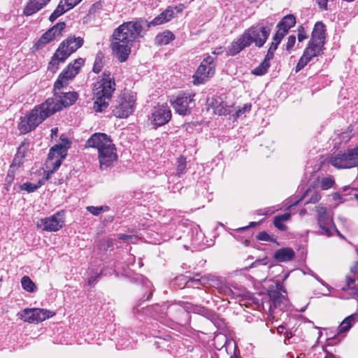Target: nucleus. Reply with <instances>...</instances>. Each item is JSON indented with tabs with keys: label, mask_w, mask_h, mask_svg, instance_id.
I'll return each instance as SVG.
<instances>
[{
	"label": "nucleus",
	"mask_w": 358,
	"mask_h": 358,
	"mask_svg": "<svg viewBox=\"0 0 358 358\" xmlns=\"http://www.w3.org/2000/svg\"><path fill=\"white\" fill-rule=\"evenodd\" d=\"M76 92H55L54 98L48 99L44 103L35 107L27 116L21 119L18 129L21 134H27L34 129L45 119L62 110L72 106L78 99Z\"/></svg>",
	"instance_id": "obj_1"
},
{
	"label": "nucleus",
	"mask_w": 358,
	"mask_h": 358,
	"mask_svg": "<svg viewBox=\"0 0 358 358\" xmlns=\"http://www.w3.org/2000/svg\"><path fill=\"white\" fill-rule=\"evenodd\" d=\"M145 24L146 20L139 19L124 22L114 30L110 46L113 55L119 62H124L127 60L134 42L143 37Z\"/></svg>",
	"instance_id": "obj_2"
},
{
	"label": "nucleus",
	"mask_w": 358,
	"mask_h": 358,
	"mask_svg": "<svg viewBox=\"0 0 358 358\" xmlns=\"http://www.w3.org/2000/svg\"><path fill=\"white\" fill-rule=\"evenodd\" d=\"M271 30L270 26H264L261 24L250 27L228 46L227 55L234 56L252 43H255L258 48L262 47L267 41Z\"/></svg>",
	"instance_id": "obj_3"
},
{
	"label": "nucleus",
	"mask_w": 358,
	"mask_h": 358,
	"mask_svg": "<svg viewBox=\"0 0 358 358\" xmlns=\"http://www.w3.org/2000/svg\"><path fill=\"white\" fill-rule=\"evenodd\" d=\"M86 148L97 150L99 168L106 170L117 160V150L110 136L104 133H94L86 141Z\"/></svg>",
	"instance_id": "obj_4"
},
{
	"label": "nucleus",
	"mask_w": 358,
	"mask_h": 358,
	"mask_svg": "<svg viewBox=\"0 0 358 358\" xmlns=\"http://www.w3.org/2000/svg\"><path fill=\"white\" fill-rule=\"evenodd\" d=\"M115 90V79L110 71H104L101 78L94 85V110L102 112L108 106V101Z\"/></svg>",
	"instance_id": "obj_5"
},
{
	"label": "nucleus",
	"mask_w": 358,
	"mask_h": 358,
	"mask_svg": "<svg viewBox=\"0 0 358 358\" xmlns=\"http://www.w3.org/2000/svg\"><path fill=\"white\" fill-rule=\"evenodd\" d=\"M83 44V39L80 36L68 37L59 45L48 64V69L52 73H55L59 69V64L64 63L65 60L80 48Z\"/></svg>",
	"instance_id": "obj_6"
},
{
	"label": "nucleus",
	"mask_w": 358,
	"mask_h": 358,
	"mask_svg": "<svg viewBox=\"0 0 358 358\" xmlns=\"http://www.w3.org/2000/svg\"><path fill=\"white\" fill-rule=\"evenodd\" d=\"M84 64V59L78 58L73 63L69 64L59 74L54 85V94L65 91L70 81L78 73L81 66Z\"/></svg>",
	"instance_id": "obj_7"
},
{
	"label": "nucleus",
	"mask_w": 358,
	"mask_h": 358,
	"mask_svg": "<svg viewBox=\"0 0 358 358\" xmlns=\"http://www.w3.org/2000/svg\"><path fill=\"white\" fill-rule=\"evenodd\" d=\"M329 163L337 169H351L358 166V146L331 156Z\"/></svg>",
	"instance_id": "obj_8"
},
{
	"label": "nucleus",
	"mask_w": 358,
	"mask_h": 358,
	"mask_svg": "<svg viewBox=\"0 0 358 358\" xmlns=\"http://www.w3.org/2000/svg\"><path fill=\"white\" fill-rule=\"evenodd\" d=\"M317 213V222L320 227V234L329 237L332 236V231H335L339 236L340 232L336 229L334 221L333 216L328 212L327 207L322 204L315 206Z\"/></svg>",
	"instance_id": "obj_9"
},
{
	"label": "nucleus",
	"mask_w": 358,
	"mask_h": 358,
	"mask_svg": "<svg viewBox=\"0 0 358 358\" xmlns=\"http://www.w3.org/2000/svg\"><path fill=\"white\" fill-rule=\"evenodd\" d=\"M268 296L269 297V312L273 317H275L276 310H283L287 303L285 290L283 286L278 282L275 286L270 287Z\"/></svg>",
	"instance_id": "obj_10"
},
{
	"label": "nucleus",
	"mask_w": 358,
	"mask_h": 358,
	"mask_svg": "<svg viewBox=\"0 0 358 358\" xmlns=\"http://www.w3.org/2000/svg\"><path fill=\"white\" fill-rule=\"evenodd\" d=\"M136 97L132 92H124L118 98L113 114L119 118L129 117L135 109Z\"/></svg>",
	"instance_id": "obj_11"
},
{
	"label": "nucleus",
	"mask_w": 358,
	"mask_h": 358,
	"mask_svg": "<svg viewBox=\"0 0 358 358\" xmlns=\"http://www.w3.org/2000/svg\"><path fill=\"white\" fill-rule=\"evenodd\" d=\"M216 57L208 55L203 59L193 76V83L196 85L203 84L215 73Z\"/></svg>",
	"instance_id": "obj_12"
},
{
	"label": "nucleus",
	"mask_w": 358,
	"mask_h": 358,
	"mask_svg": "<svg viewBox=\"0 0 358 358\" xmlns=\"http://www.w3.org/2000/svg\"><path fill=\"white\" fill-rule=\"evenodd\" d=\"M55 315L50 310L43 308H25L17 313V316L25 322L37 324Z\"/></svg>",
	"instance_id": "obj_13"
},
{
	"label": "nucleus",
	"mask_w": 358,
	"mask_h": 358,
	"mask_svg": "<svg viewBox=\"0 0 358 358\" xmlns=\"http://www.w3.org/2000/svg\"><path fill=\"white\" fill-rule=\"evenodd\" d=\"M171 117V110L166 103L158 104L152 108L149 120L152 124L157 127L167 124Z\"/></svg>",
	"instance_id": "obj_14"
},
{
	"label": "nucleus",
	"mask_w": 358,
	"mask_h": 358,
	"mask_svg": "<svg viewBox=\"0 0 358 358\" xmlns=\"http://www.w3.org/2000/svg\"><path fill=\"white\" fill-rule=\"evenodd\" d=\"M193 97L194 95L182 94L178 95L173 101L171 100V103L177 113L187 115L195 106Z\"/></svg>",
	"instance_id": "obj_15"
},
{
	"label": "nucleus",
	"mask_w": 358,
	"mask_h": 358,
	"mask_svg": "<svg viewBox=\"0 0 358 358\" xmlns=\"http://www.w3.org/2000/svg\"><path fill=\"white\" fill-rule=\"evenodd\" d=\"M325 41V26L322 22H317L312 31L311 39L308 47H311L317 53H322Z\"/></svg>",
	"instance_id": "obj_16"
},
{
	"label": "nucleus",
	"mask_w": 358,
	"mask_h": 358,
	"mask_svg": "<svg viewBox=\"0 0 358 358\" xmlns=\"http://www.w3.org/2000/svg\"><path fill=\"white\" fill-rule=\"evenodd\" d=\"M66 155V148L63 145H55L50 149L46 162L48 167H52L50 173H52L60 166L62 161Z\"/></svg>",
	"instance_id": "obj_17"
},
{
	"label": "nucleus",
	"mask_w": 358,
	"mask_h": 358,
	"mask_svg": "<svg viewBox=\"0 0 358 358\" xmlns=\"http://www.w3.org/2000/svg\"><path fill=\"white\" fill-rule=\"evenodd\" d=\"M64 224V214L58 212L50 217L41 219L38 227L46 231H57L62 228Z\"/></svg>",
	"instance_id": "obj_18"
},
{
	"label": "nucleus",
	"mask_w": 358,
	"mask_h": 358,
	"mask_svg": "<svg viewBox=\"0 0 358 358\" xmlns=\"http://www.w3.org/2000/svg\"><path fill=\"white\" fill-rule=\"evenodd\" d=\"M65 27L66 24L64 22H59L49 29L36 43L35 46L36 49L43 48L46 44L60 36Z\"/></svg>",
	"instance_id": "obj_19"
},
{
	"label": "nucleus",
	"mask_w": 358,
	"mask_h": 358,
	"mask_svg": "<svg viewBox=\"0 0 358 358\" xmlns=\"http://www.w3.org/2000/svg\"><path fill=\"white\" fill-rule=\"evenodd\" d=\"M188 283H192L196 285L200 284L202 285H209L215 288L221 287L222 282L220 278L217 277L212 274H206L201 276L199 278H194L192 280L189 281Z\"/></svg>",
	"instance_id": "obj_20"
},
{
	"label": "nucleus",
	"mask_w": 358,
	"mask_h": 358,
	"mask_svg": "<svg viewBox=\"0 0 358 358\" xmlns=\"http://www.w3.org/2000/svg\"><path fill=\"white\" fill-rule=\"evenodd\" d=\"M174 17L173 7L169 6L165 10L155 17L152 21L148 22L146 21L145 27H150L152 26H157L169 22Z\"/></svg>",
	"instance_id": "obj_21"
},
{
	"label": "nucleus",
	"mask_w": 358,
	"mask_h": 358,
	"mask_svg": "<svg viewBox=\"0 0 358 358\" xmlns=\"http://www.w3.org/2000/svg\"><path fill=\"white\" fill-rule=\"evenodd\" d=\"M50 0H29L23 13L27 16L31 15L44 8Z\"/></svg>",
	"instance_id": "obj_22"
},
{
	"label": "nucleus",
	"mask_w": 358,
	"mask_h": 358,
	"mask_svg": "<svg viewBox=\"0 0 358 358\" xmlns=\"http://www.w3.org/2000/svg\"><path fill=\"white\" fill-rule=\"evenodd\" d=\"M320 55V53H317L315 50H313L311 47H307L296 66V72L303 69L313 57Z\"/></svg>",
	"instance_id": "obj_23"
},
{
	"label": "nucleus",
	"mask_w": 358,
	"mask_h": 358,
	"mask_svg": "<svg viewBox=\"0 0 358 358\" xmlns=\"http://www.w3.org/2000/svg\"><path fill=\"white\" fill-rule=\"evenodd\" d=\"M295 256L294 251L290 248H282L278 250L274 254V258L280 262L291 261Z\"/></svg>",
	"instance_id": "obj_24"
},
{
	"label": "nucleus",
	"mask_w": 358,
	"mask_h": 358,
	"mask_svg": "<svg viewBox=\"0 0 358 358\" xmlns=\"http://www.w3.org/2000/svg\"><path fill=\"white\" fill-rule=\"evenodd\" d=\"M355 281L353 278H346V285L343 287V290L348 293V296H343L345 299L358 298V289L356 287Z\"/></svg>",
	"instance_id": "obj_25"
},
{
	"label": "nucleus",
	"mask_w": 358,
	"mask_h": 358,
	"mask_svg": "<svg viewBox=\"0 0 358 358\" xmlns=\"http://www.w3.org/2000/svg\"><path fill=\"white\" fill-rule=\"evenodd\" d=\"M213 111L215 114L219 115H224L231 113V106H228L227 103L215 99L212 103Z\"/></svg>",
	"instance_id": "obj_26"
},
{
	"label": "nucleus",
	"mask_w": 358,
	"mask_h": 358,
	"mask_svg": "<svg viewBox=\"0 0 358 358\" xmlns=\"http://www.w3.org/2000/svg\"><path fill=\"white\" fill-rule=\"evenodd\" d=\"M296 24V18L294 15L289 14L285 15L280 22L278 24L277 28H281L282 30L287 31L293 27Z\"/></svg>",
	"instance_id": "obj_27"
},
{
	"label": "nucleus",
	"mask_w": 358,
	"mask_h": 358,
	"mask_svg": "<svg viewBox=\"0 0 358 358\" xmlns=\"http://www.w3.org/2000/svg\"><path fill=\"white\" fill-rule=\"evenodd\" d=\"M174 38V34L171 31L166 30L157 35L155 43L159 45H167Z\"/></svg>",
	"instance_id": "obj_28"
},
{
	"label": "nucleus",
	"mask_w": 358,
	"mask_h": 358,
	"mask_svg": "<svg viewBox=\"0 0 358 358\" xmlns=\"http://www.w3.org/2000/svg\"><path fill=\"white\" fill-rule=\"evenodd\" d=\"M71 8L66 4L64 1L61 0L56 9L50 15L49 20L52 22L56 20L60 15L65 12L69 10Z\"/></svg>",
	"instance_id": "obj_29"
},
{
	"label": "nucleus",
	"mask_w": 358,
	"mask_h": 358,
	"mask_svg": "<svg viewBox=\"0 0 358 358\" xmlns=\"http://www.w3.org/2000/svg\"><path fill=\"white\" fill-rule=\"evenodd\" d=\"M355 320L353 315L347 317L340 324L338 328V334H341L347 332L352 327V322Z\"/></svg>",
	"instance_id": "obj_30"
},
{
	"label": "nucleus",
	"mask_w": 358,
	"mask_h": 358,
	"mask_svg": "<svg viewBox=\"0 0 358 358\" xmlns=\"http://www.w3.org/2000/svg\"><path fill=\"white\" fill-rule=\"evenodd\" d=\"M304 198L308 197V199L306 201L305 203H315L318 202L320 199V194L315 191L314 189H308L303 195Z\"/></svg>",
	"instance_id": "obj_31"
},
{
	"label": "nucleus",
	"mask_w": 358,
	"mask_h": 358,
	"mask_svg": "<svg viewBox=\"0 0 358 358\" xmlns=\"http://www.w3.org/2000/svg\"><path fill=\"white\" fill-rule=\"evenodd\" d=\"M21 284L22 288L27 292H34L37 289L35 283L28 276H24L22 278Z\"/></svg>",
	"instance_id": "obj_32"
},
{
	"label": "nucleus",
	"mask_w": 358,
	"mask_h": 358,
	"mask_svg": "<svg viewBox=\"0 0 358 358\" xmlns=\"http://www.w3.org/2000/svg\"><path fill=\"white\" fill-rule=\"evenodd\" d=\"M186 164V159L183 156H180V157H178L176 167V175L178 177H180L182 174L185 173Z\"/></svg>",
	"instance_id": "obj_33"
},
{
	"label": "nucleus",
	"mask_w": 358,
	"mask_h": 358,
	"mask_svg": "<svg viewBox=\"0 0 358 358\" xmlns=\"http://www.w3.org/2000/svg\"><path fill=\"white\" fill-rule=\"evenodd\" d=\"M269 67L270 63L263 61L257 67H256L252 71V73L256 76L264 75L267 72Z\"/></svg>",
	"instance_id": "obj_34"
},
{
	"label": "nucleus",
	"mask_w": 358,
	"mask_h": 358,
	"mask_svg": "<svg viewBox=\"0 0 358 358\" xmlns=\"http://www.w3.org/2000/svg\"><path fill=\"white\" fill-rule=\"evenodd\" d=\"M27 149L28 145L25 143H22L17 149L14 161L17 162V163H20V161L24 157L25 152Z\"/></svg>",
	"instance_id": "obj_35"
},
{
	"label": "nucleus",
	"mask_w": 358,
	"mask_h": 358,
	"mask_svg": "<svg viewBox=\"0 0 358 358\" xmlns=\"http://www.w3.org/2000/svg\"><path fill=\"white\" fill-rule=\"evenodd\" d=\"M87 210L90 212L93 215L98 216L102 213L108 210L109 208L106 206H90L86 208Z\"/></svg>",
	"instance_id": "obj_36"
},
{
	"label": "nucleus",
	"mask_w": 358,
	"mask_h": 358,
	"mask_svg": "<svg viewBox=\"0 0 358 358\" xmlns=\"http://www.w3.org/2000/svg\"><path fill=\"white\" fill-rule=\"evenodd\" d=\"M41 186V182L38 181L37 184L31 182H25L20 186L22 190H25L27 192H33Z\"/></svg>",
	"instance_id": "obj_37"
},
{
	"label": "nucleus",
	"mask_w": 358,
	"mask_h": 358,
	"mask_svg": "<svg viewBox=\"0 0 358 358\" xmlns=\"http://www.w3.org/2000/svg\"><path fill=\"white\" fill-rule=\"evenodd\" d=\"M102 59L101 56L98 55L95 59V62L93 66V71L94 73H99L102 69Z\"/></svg>",
	"instance_id": "obj_38"
},
{
	"label": "nucleus",
	"mask_w": 358,
	"mask_h": 358,
	"mask_svg": "<svg viewBox=\"0 0 358 358\" xmlns=\"http://www.w3.org/2000/svg\"><path fill=\"white\" fill-rule=\"evenodd\" d=\"M287 34V32L282 30L281 28H277V31L273 37V40L280 43L281 40Z\"/></svg>",
	"instance_id": "obj_39"
},
{
	"label": "nucleus",
	"mask_w": 358,
	"mask_h": 358,
	"mask_svg": "<svg viewBox=\"0 0 358 358\" xmlns=\"http://www.w3.org/2000/svg\"><path fill=\"white\" fill-rule=\"evenodd\" d=\"M251 104L250 103H245L241 108L238 109L236 112V117H238L241 116L242 115L248 113L251 110Z\"/></svg>",
	"instance_id": "obj_40"
},
{
	"label": "nucleus",
	"mask_w": 358,
	"mask_h": 358,
	"mask_svg": "<svg viewBox=\"0 0 358 358\" xmlns=\"http://www.w3.org/2000/svg\"><path fill=\"white\" fill-rule=\"evenodd\" d=\"M334 180L331 178H324L321 181V187L323 189H328L332 187Z\"/></svg>",
	"instance_id": "obj_41"
},
{
	"label": "nucleus",
	"mask_w": 358,
	"mask_h": 358,
	"mask_svg": "<svg viewBox=\"0 0 358 358\" xmlns=\"http://www.w3.org/2000/svg\"><path fill=\"white\" fill-rule=\"evenodd\" d=\"M307 38H308V36L306 34L304 27L303 26L299 27V28H298V40H299V41L301 42L303 40L306 39Z\"/></svg>",
	"instance_id": "obj_42"
},
{
	"label": "nucleus",
	"mask_w": 358,
	"mask_h": 358,
	"mask_svg": "<svg viewBox=\"0 0 358 358\" xmlns=\"http://www.w3.org/2000/svg\"><path fill=\"white\" fill-rule=\"evenodd\" d=\"M257 238L259 241H271V238L268 234L266 231H261L258 234Z\"/></svg>",
	"instance_id": "obj_43"
},
{
	"label": "nucleus",
	"mask_w": 358,
	"mask_h": 358,
	"mask_svg": "<svg viewBox=\"0 0 358 358\" xmlns=\"http://www.w3.org/2000/svg\"><path fill=\"white\" fill-rule=\"evenodd\" d=\"M296 42V37L294 35H291L288 37V40L286 45V50L289 51L294 46Z\"/></svg>",
	"instance_id": "obj_44"
},
{
	"label": "nucleus",
	"mask_w": 358,
	"mask_h": 358,
	"mask_svg": "<svg viewBox=\"0 0 358 358\" xmlns=\"http://www.w3.org/2000/svg\"><path fill=\"white\" fill-rule=\"evenodd\" d=\"M275 212L273 208H267L265 209H260L257 211L258 215H271Z\"/></svg>",
	"instance_id": "obj_45"
},
{
	"label": "nucleus",
	"mask_w": 358,
	"mask_h": 358,
	"mask_svg": "<svg viewBox=\"0 0 358 358\" xmlns=\"http://www.w3.org/2000/svg\"><path fill=\"white\" fill-rule=\"evenodd\" d=\"M273 224L277 229H278L280 230L283 231V230L286 229V226L283 224V222H282L280 220H278L275 217L273 220Z\"/></svg>",
	"instance_id": "obj_46"
},
{
	"label": "nucleus",
	"mask_w": 358,
	"mask_h": 358,
	"mask_svg": "<svg viewBox=\"0 0 358 358\" xmlns=\"http://www.w3.org/2000/svg\"><path fill=\"white\" fill-rule=\"evenodd\" d=\"M291 215L289 213H285L280 215H277L275 217V218L280 220L282 222H286L290 219Z\"/></svg>",
	"instance_id": "obj_47"
},
{
	"label": "nucleus",
	"mask_w": 358,
	"mask_h": 358,
	"mask_svg": "<svg viewBox=\"0 0 358 358\" xmlns=\"http://www.w3.org/2000/svg\"><path fill=\"white\" fill-rule=\"evenodd\" d=\"M274 52H271V50H268L267 54L265 56V58L263 61L270 63V61L273 58Z\"/></svg>",
	"instance_id": "obj_48"
},
{
	"label": "nucleus",
	"mask_w": 358,
	"mask_h": 358,
	"mask_svg": "<svg viewBox=\"0 0 358 358\" xmlns=\"http://www.w3.org/2000/svg\"><path fill=\"white\" fill-rule=\"evenodd\" d=\"M279 44V42L273 40V42L268 50H271V52H274L277 50Z\"/></svg>",
	"instance_id": "obj_49"
},
{
	"label": "nucleus",
	"mask_w": 358,
	"mask_h": 358,
	"mask_svg": "<svg viewBox=\"0 0 358 358\" xmlns=\"http://www.w3.org/2000/svg\"><path fill=\"white\" fill-rule=\"evenodd\" d=\"M279 44V42L273 40V42L268 50H271V52H274L277 50Z\"/></svg>",
	"instance_id": "obj_50"
},
{
	"label": "nucleus",
	"mask_w": 358,
	"mask_h": 358,
	"mask_svg": "<svg viewBox=\"0 0 358 358\" xmlns=\"http://www.w3.org/2000/svg\"><path fill=\"white\" fill-rule=\"evenodd\" d=\"M351 271L355 274V275H358V262H356L353 266L351 268Z\"/></svg>",
	"instance_id": "obj_51"
},
{
	"label": "nucleus",
	"mask_w": 358,
	"mask_h": 358,
	"mask_svg": "<svg viewBox=\"0 0 358 358\" xmlns=\"http://www.w3.org/2000/svg\"><path fill=\"white\" fill-rule=\"evenodd\" d=\"M223 52V48L222 47H219V48H217L214 51H213V54L215 55H220Z\"/></svg>",
	"instance_id": "obj_52"
},
{
	"label": "nucleus",
	"mask_w": 358,
	"mask_h": 358,
	"mask_svg": "<svg viewBox=\"0 0 358 358\" xmlns=\"http://www.w3.org/2000/svg\"><path fill=\"white\" fill-rule=\"evenodd\" d=\"M119 238L124 241H128L129 239H131L132 236L126 234H119Z\"/></svg>",
	"instance_id": "obj_53"
},
{
	"label": "nucleus",
	"mask_w": 358,
	"mask_h": 358,
	"mask_svg": "<svg viewBox=\"0 0 358 358\" xmlns=\"http://www.w3.org/2000/svg\"><path fill=\"white\" fill-rule=\"evenodd\" d=\"M99 278V276H92V277H90L89 279H88V283L90 285H92V284H94L96 282V281L97 280V279Z\"/></svg>",
	"instance_id": "obj_54"
},
{
	"label": "nucleus",
	"mask_w": 358,
	"mask_h": 358,
	"mask_svg": "<svg viewBox=\"0 0 358 358\" xmlns=\"http://www.w3.org/2000/svg\"><path fill=\"white\" fill-rule=\"evenodd\" d=\"M173 10L176 9L177 10V12H181L183 8H184V6L182 4H180L178 6H176L175 8H173Z\"/></svg>",
	"instance_id": "obj_55"
},
{
	"label": "nucleus",
	"mask_w": 358,
	"mask_h": 358,
	"mask_svg": "<svg viewBox=\"0 0 358 358\" xmlns=\"http://www.w3.org/2000/svg\"><path fill=\"white\" fill-rule=\"evenodd\" d=\"M284 329H285L284 326L280 325L277 328V331H278V334H282L284 333Z\"/></svg>",
	"instance_id": "obj_56"
},
{
	"label": "nucleus",
	"mask_w": 358,
	"mask_h": 358,
	"mask_svg": "<svg viewBox=\"0 0 358 358\" xmlns=\"http://www.w3.org/2000/svg\"><path fill=\"white\" fill-rule=\"evenodd\" d=\"M257 224V222H252L250 223V225L248 227H242L240 229L241 230H243V229H248V227H255Z\"/></svg>",
	"instance_id": "obj_57"
},
{
	"label": "nucleus",
	"mask_w": 358,
	"mask_h": 358,
	"mask_svg": "<svg viewBox=\"0 0 358 358\" xmlns=\"http://www.w3.org/2000/svg\"><path fill=\"white\" fill-rule=\"evenodd\" d=\"M57 131H58L57 128H52V129H51L52 136H53V135H55V136H56V135H57Z\"/></svg>",
	"instance_id": "obj_58"
},
{
	"label": "nucleus",
	"mask_w": 358,
	"mask_h": 358,
	"mask_svg": "<svg viewBox=\"0 0 358 358\" xmlns=\"http://www.w3.org/2000/svg\"><path fill=\"white\" fill-rule=\"evenodd\" d=\"M306 213V209H302L299 212V214H300L301 216L304 215Z\"/></svg>",
	"instance_id": "obj_59"
},
{
	"label": "nucleus",
	"mask_w": 358,
	"mask_h": 358,
	"mask_svg": "<svg viewBox=\"0 0 358 358\" xmlns=\"http://www.w3.org/2000/svg\"><path fill=\"white\" fill-rule=\"evenodd\" d=\"M9 179V181H11L13 180V176H10V174H8L7 180Z\"/></svg>",
	"instance_id": "obj_60"
},
{
	"label": "nucleus",
	"mask_w": 358,
	"mask_h": 358,
	"mask_svg": "<svg viewBox=\"0 0 358 358\" xmlns=\"http://www.w3.org/2000/svg\"><path fill=\"white\" fill-rule=\"evenodd\" d=\"M49 173H48L47 178H49Z\"/></svg>",
	"instance_id": "obj_61"
},
{
	"label": "nucleus",
	"mask_w": 358,
	"mask_h": 358,
	"mask_svg": "<svg viewBox=\"0 0 358 358\" xmlns=\"http://www.w3.org/2000/svg\"><path fill=\"white\" fill-rule=\"evenodd\" d=\"M298 202H299V201L295 202L293 205H296V204H297V203H298Z\"/></svg>",
	"instance_id": "obj_62"
}]
</instances>
